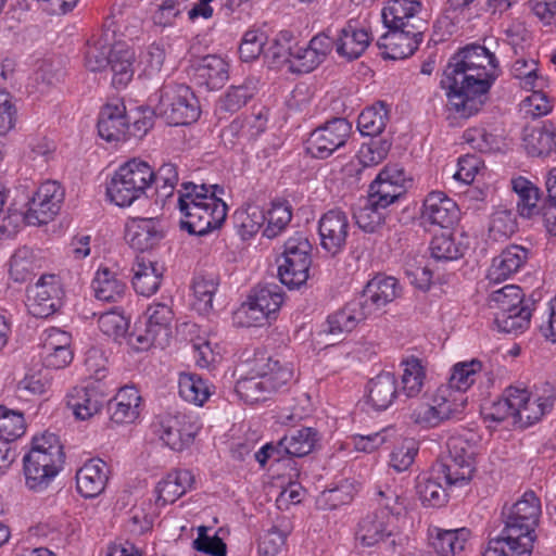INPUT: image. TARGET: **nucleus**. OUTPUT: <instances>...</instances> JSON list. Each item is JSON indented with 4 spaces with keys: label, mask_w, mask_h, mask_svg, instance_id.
I'll return each instance as SVG.
<instances>
[{
    "label": "nucleus",
    "mask_w": 556,
    "mask_h": 556,
    "mask_svg": "<svg viewBox=\"0 0 556 556\" xmlns=\"http://www.w3.org/2000/svg\"><path fill=\"white\" fill-rule=\"evenodd\" d=\"M497 66L495 55L481 45L466 46L455 53L441 79L448 110L463 118L478 113L488 99Z\"/></svg>",
    "instance_id": "f257e3e1"
},
{
    "label": "nucleus",
    "mask_w": 556,
    "mask_h": 556,
    "mask_svg": "<svg viewBox=\"0 0 556 556\" xmlns=\"http://www.w3.org/2000/svg\"><path fill=\"white\" fill-rule=\"evenodd\" d=\"M503 515L505 526L489 540L483 556H531L541 515L540 498L533 491H527Z\"/></svg>",
    "instance_id": "f03ea898"
},
{
    "label": "nucleus",
    "mask_w": 556,
    "mask_h": 556,
    "mask_svg": "<svg viewBox=\"0 0 556 556\" xmlns=\"http://www.w3.org/2000/svg\"><path fill=\"white\" fill-rule=\"evenodd\" d=\"M225 189L219 185L181 184L178 208L184 215L180 228L190 235L205 236L222 227L227 217V204L220 198Z\"/></svg>",
    "instance_id": "7ed1b4c3"
},
{
    "label": "nucleus",
    "mask_w": 556,
    "mask_h": 556,
    "mask_svg": "<svg viewBox=\"0 0 556 556\" xmlns=\"http://www.w3.org/2000/svg\"><path fill=\"white\" fill-rule=\"evenodd\" d=\"M65 453L54 433L45 432L35 437L31 447L23 457L26 486L35 492L46 490L63 468Z\"/></svg>",
    "instance_id": "20e7f679"
},
{
    "label": "nucleus",
    "mask_w": 556,
    "mask_h": 556,
    "mask_svg": "<svg viewBox=\"0 0 556 556\" xmlns=\"http://www.w3.org/2000/svg\"><path fill=\"white\" fill-rule=\"evenodd\" d=\"M152 167L132 159L118 167L106 186V195L121 207L130 206L151 188Z\"/></svg>",
    "instance_id": "39448f33"
},
{
    "label": "nucleus",
    "mask_w": 556,
    "mask_h": 556,
    "mask_svg": "<svg viewBox=\"0 0 556 556\" xmlns=\"http://www.w3.org/2000/svg\"><path fill=\"white\" fill-rule=\"evenodd\" d=\"M523 296L521 288L515 285H507L490 294L488 305L496 309L495 323L501 331L516 334L529 327L531 311L523 303Z\"/></svg>",
    "instance_id": "423d86ee"
},
{
    "label": "nucleus",
    "mask_w": 556,
    "mask_h": 556,
    "mask_svg": "<svg viewBox=\"0 0 556 556\" xmlns=\"http://www.w3.org/2000/svg\"><path fill=\"white\" fill-rule=\"evenodd\" d=\"M155 111L168 124L187 125L198 121L201 114L198 98L185 84L167 83L159 90Z\"/></svg>",
    "instance_id": "0eeeda50"
},
{
    "label": "nucleus",
    "mask_w": 556,
    "mask_h": 556,
    "mask_svg": "<svg viewBox=\"0 0 556 556\" xmlns=\"http://www.w3.org/2000/svg\"><path fill=\"white\" fill-rule=\"evenodd\" d=\"M434 477H442L447 486H463L476 471L472 446L460 438L447 441V454L433 466Z\"/></svg>",
    "instance_id": "6e6552de"
},
{
    "label": "nucleus",
    "mask_w": 556,
    "mask_h": 556,
    "mask_svg": "<svg viewBox=\"0 0 556 556\" xmlns=\"http://www.w3.org/2000/svg\"><path fill=\"white\" fill-rule=\"evenodd\" d=\"M356 539L363 546L377 547L387 554H394L403 544V536L393 522V517L378 509L361 519Z\"/></svg>",
    "instance_id": "1a4fd4ad"
},
{
    "label": "nucleus",
    "mask_w": 556,
    "mask_h": 556,
    "mask_svg": "<svg viewBox=\"0 0 556 556\" xmlns=\"http://www.w3.org/2000/svg\"><path fill=\"white\" fill-rule=\"evenodd\" d=\"M312 244L302 232H295L285 242L282 262L278 266L281 283L294 289L307 281L312 265Z\"/></svg>",
    "instance_id": "9d476101"
},
{
    "label": "nucleus",
    "mask_w": 556,
    "mask_h": 556,
    "mask_svg": "<svg viewBox=\"0 0 556 556\" xmlns=\"http://www.w3.org/2000/svg\"><path fill=\"white\" fill-rule=\"evenodd\" d=\"M150 428L152 433L166 446L173 451L181 452L193 443L201 426L190 415L164 413L153 418Z\"/></svg>",
    "instance_id": "9b49d317"
},
{
    "label": "nucleus",
    "mask_w": 556,
    "mask_h": 556,
    "mask_svg": "<svg viewBox=\"0 0 556 556\" xmlns=\"http://www.w3.org/2000/svg\"><path fill=\"white\" fill-rule=\"evenodd\" d=\"M63 296L60 278L53 274L42 275L27 289V309L36 318H48L61 308Z\"/></svg>",
    "instance_id": "f8f14e48"
},
{
    "label": "nucleus",
    "mask_w": 556,
    "mask_h": 556,
    "mask_svg": "<svg viewBox=\"0 0 556 556\" xmlns=\"http://www.w3.org/2000/svg\"><path fill=\"white\" fill-rule=\"evenodd\" d=\"M352 134V124L344 117H334L314 129L306 151L315 159H327L343 147Z\"/></svg>",
    "instance_id": "ddd939ff"
},
{
    "label": "nucleus",
    "mask_w": 556,
    "mask_h": 556,
    "mask_svg": "<svg viewBox=\"0 0 556 556\" xmlns=\"http://www.w3.org/2000/svg\"><path fill=\"white\" fill-rule=\"evenodd\" d=\"M64 190L56 181L48 180L39 186L28 200L24 219L29 225L48 224L59 213Z\"/></svg>",
    "instance_id": "4468645a"
},
{
    "label": "nucleus",
    "mask_w": 556,
    "mask_h": 556,
    "mask_svg": "<svg viewBox=\"0 0 556 556\" xmlns=\"http://www.w3.org/2000/svg\"><path fill=\"white\" fill-rule=\"evenodd\" d=\"M147 321L143 333L136 334V340L142 349L157 346L164 349L170 339V323L174 314L165 303H153L146 311Z\"/></svg>",
    "instance_id": "2eb2a0df"
},
{
    "label": "nucleus",
    "mask_w": 556,
    "mask_h": 556,
    "mask_svg": "<svg viewBox=\"0 0 556 556\" xmlns=\"http://www.w3.org/2000/svg\"><path fill=\"white\" fill-rule=\"evenodd\" d=\"M350 232L348 214L340 208H331L324 213L318 220V235L321 248L337 255L345 244Z\"/></svg>",
    "instance_id": "dca6fc26"
},
{
    "label": "nucleus",
    "mask_w": 556,
    "mask_h": 556,
    "mask_svg": "<svg viewBox=\"0 0 556 556\" xmlns=\"http://www.w3.org/2000/svg\"><path fill=\"white\" fill-rule=\"evenodd\" d=\"M458 205L444 192L432 191L425 198L420 215L424 225L448 228L458 220Z\"/></svg>",
    "instance_id": "f3484780"
},
{
    "label": "nucleus",
    "mask_w": 556,
    "mask_h": 556,
    "mask_svg": "<svg viewBox=\"0 0 556 556\" xmlns=\"http://www.w3.org/2000/svg\"><path fill=\"white\" fill-rule=\"evenodd\" d=\"M421 9L418 0H389L381 12L383 24L387 28H427V22L419 16Z\"/></svg>",
    "instance_id": "a211bd4d"
},
{
    "label": "nucleus",
    "mask_w": 556,
    "mask_h": 556,
    "mask_svg": "<svg viewBox=\"0 0 556 556\" xmlns=\"http://www.w3.org/2000/svg\"><path fill=\"white\" fill-rule=\"evenodd\" d=\"M190 75L195 84L208 90L219 89L229 79V64L219 55L208 54L192 62Z\"/></svg>",
    "instance_id": "6ab92c4d"
},
{
    "label": "nucleus",
    "mask_w": 556,
    "mask_h": 556,
    "mask_svg": "<svg viewBox=\"0 0 556 556\" xmlns=\"http://www.w3.org/2000/svg\"><path fill=\"white\" fill-rule=\"evenodd\" d=\"M378 41L380 48H384L386 58L400 60L410 56L422 40V35L427 28L414 30L412 27L388 28Z\"/></svg>",
    "instance_id": "aec40b11"
},
{
    "label": "nucleus",
    "mask_w": 556,
    "mask_h": 556,
    "mask_svg": "<svg viewBox=\"0 0 556 556\" xmlns=\"http://www.w3.org/2000/svg\"><path fill=\"white\" fill-rule=\"evenodd\" d=\"M400 291L401 288L396 278L378 275L366 285L357 300L362 303L366 313L372 316L397 298Z\"/></svg>",
    "instance_id": "412c9836"
},
{
    "label": "nucleus",
    "mask_w": 556,
    "mask_h": 556,
    "mask_svg": "<svg viewBox=\"0 0 556 556\" xmlns=\"http://www.w3.org/2000/svg\"><path fill=\"white\" fill-rule=\"evenodd\" d=\"M129 130L125 104L119 100L106 103L99 115V136L108 142L125 141Z\"/></svg>",
    "instance_id": "4be33fe9"
},
{
    "label": "nucleus",
    "mask_w": 556,
    "mask_h": 556,
    "mask_svg": "<svg viewBox=\"0 0 556 556\" xmlns=\"http://www.w3.org/2000/svg\"><path fill=\"white\" fill-rule=\"evenodd\" d=\"M104 393L91 382L74 387L66 395V405L76 419L87 420L98 414L104 403Z\"/></svg>",
    "instance_id": "5701e85b"
},
{
    "label": "nucleus",
    "mask_w": 556,
    "mask_h": 556,
    "mask_svg": "<svg viewBox=\"0 0 556 556\" xmlns=\"http://www.w3.org/2000/svg\"><path fill=\"white\" fill-rule=\"evenodd\" d=\"M110 469L101 458L87 460L76 472V488L86 498L99 496L109 481Z\"/></svg>",
    "instance_id": "b1692460"
},
{
    "label": "nucleus",
    "mask_w": 556,
    "mask_h": 556,
    "mask_svg": "<svg viewBox=\"0 0 556 556\" xmlns=\"http://www.w3.org/2000/svg\"><path fill=\"white\" fill-rule=\"evenodd\" d=\"M141 396L132 386H125L109 401L108 412L117 425L132 424L140 415Z\"/></svg>",
    "instance_id": "393cba45"
},
{
    "label": "nucleus",
    "mask_w": 556,
    "mask_h": 556,
    "mask_svg": "<svg viewBox=\"0 0 556 556\" xmlns=\"http://www.w3.org/2000/svg\"><path fill=\"white\" fill-rule=\"evenodd\" d=\"M193 482L194 477L190 470L179 469L168 472L154 489L155 505L164 507L175 503L192 488Z\"/></svg>",
    "instance_id": "a878e982"
},
{
    "label": "nucleus",
    "mask_w": 556,
    "mask_h": 556,
    "mask_svg": "<svg viewBox=\"0 0 556 556\" xmlns=\"http://www.w3.org/2000/svg\"><path fill=\"white\" fill-rule=\"evenodd\" d=\"M529 250L517 244L504 249L500 255L493 258L488 269V279L493 282H501L517 273L527 263Z\"/></svg>",
    "instance_id": "bb28decb"
},
{
    "label": "nucleus",
    "mask_w": 556,
    "mask_h": 556,
    "mask_svg": "<svg viewBox=\"0 0 556 556\" xmlns=\"http://www.w3.org/2000/svg\"><path fill=\"white\" fill-rule=\"evenodd\" d=\"M116 43L115 31L109 26L92 35L86 45L85 66L91 72L105 68L110 60L111 49Z\"/></svg>",
    "instance_id": "cd10ccee"
},
{
    "label": "nucleus",
    "mask_w": 556,
    "mask_h": 556,
    "mask_svg": "<svg viewBox=\"0 0 556 556\" xmlns=\"http://www.w3.org/2000/svg\"><path fill=\"white\" fill-rule=\"evenodd\" d=\"M125 238L132 249L144 252L162 240L163 232L156 219L137 218L127 224Z\"/></svg>",
    "instance_id": "c85d7f7f"
},
{
    "label": "nucleus",
    "mask_w": 556,
    "mask_h": 556,
    "mask_svg": "<svg viewBox=\"0 0 556 556\" xmlns=\"http://www.w3.org/2000/svg\"><path fill=\"white\" fill-rule=\"evenodd\" d=\"M369 42L368 31L358 27L356 21L350 20L339 33L336 51L340 56L352 61L358 59L365 52Z\"/></svg>",
    "instance_id": "c756f323"
},
{
    "label": "nucleus",
    "mask_w": 556,
    "mask_h": 556,
    "mask_svg": "<svg viewBox=\"0 0 556 556\" xmlns=\"http://www.w3.org/2000/svg\"><path fill=\"white\" fill-rule=\"evenodd\" d=\"M368 317L370 316L366 313L362 303L355 299L328 316L324 331L334 336L349 333Z\"/></svg>",
    "instance_id": "7c9ffc66"
},
{
    "label": "nucleus",
    "mask_w": 556,
    "mask_h": 556,
    "mask_svg": "<svg viewBox=\"0 0 556 556\" xmlns=\"http://www.w3.org/2000/svg\"><path fill=\"white\" fill-rule=\"evenodd\" d=\"M397 394V380L392 372H380L367 383V403L376 410L389 408Z\"/></svg>",
    "instance_id": "2f4dec72"
},
{
    "label": "nucleus",
    "mask_w": 556,
    "mask_h": 556,
    "mask_svg": "<svg viewBox=\"0 0 556 556\" xmlns=\"http://www.w3.org/2000/svg\"><path fill=\"white\" fill-rule=\"evenodd\" d=\"M131 270L134 273L132 287L138 294L151 296L159 290L163 273L156 262L144 255H138Z\"/></svg>",
    "instance_id": "473e14b6"
},
{
    "label": "nucleus",
    "mask_w": 556,
    "mask_h": 556,
    "mask_svg": "<svg viewBox=\"0 0 556 556\" xmlns=\"http://www.w3.org/2000/svg\"><path fill=\"white\" fill-rule=\"evenodd\" d=\"M91 289L97 300L116 303L125 296L127 286L116 271L101 267L91 281Z\"/></svg>",
    "instance_id": "72a5a7b5"
},
{
    "label": "nucleus",
    "mask_w": 556,
    "mask_h": 556,
    "mask_svg": "<svg viewBox=\"0 0 556 556\" xmlns=\"http://www.w3.org/2000/svg\"><path fill=\"white\" fill-rule=\"evenodd\" d=\"M135 51L124 42L118 41L113 46L108 63L113 73V86L116 88H123L128 85L135 74Z\"/></svg>",
    "instance_id": "f704fd0d"
},
{
    "label": "nucleus",
    "mask_w": 556,
    "mask_h": 556,
    "mask_svg": "<svg viewBox=\"0 0 556 556\" xmlns=\"http://www.w3.org/2000/svg\"><path fill=\"white\" fill-rule=\"evenodd\" d=\"M319 433L315 428L302 427L300 429H290L279 440L283 456L304 457L313 452Z\"/></svg>",
    "instance_id": "c9c22d12"
},
{
    "label": "nucleus",
    "mask_w": 556,
    "mask_h": 556,
    "mask_svg": "<svg viewBox=\"0 0 556 556\" xmlns=\"http://www.w3.org/2000/svg\"><path fill=\"white\" fill-rule=\"evenodd\" d=\"M525 396L523 401L516 405L515 412V427L525 429L538 422L547 412L551 410L554 404L553 396L546 397H532L527 389H522Z\"/></svg>",
    "instance_id": "e433bc0d"
},
{
    "label": "nucleus",
    "mask_w": 556,
    "mask_h": 556,
    "mask_svg": "<svg viewBox=\"0 0 556 556\" xmlns=\"http://www.w3.org/2000/svg\"><path fill=\"white\" fill-rule=\"evenodd\" d=\"M510 184L513 191L517 194V210L519 215L525 218H533L539 215L543 216L544 208L547 204L542 208L539 206V188L521 176L513 178Z\"/></svg>",
    "instance_id": "4c0bfd02"
},
{
    "label": "nucleus",
    "mask_w": 556,
    "mask_h": 556,
    "mask_svg": "<svg viewBox=\"0 0 556 556\" xmlns=\"http://www.w3.org/2000/svg\"><path fill=\"white\" fill-rule=\"evenodd\" d=\"M522 396H525L523 390L517 387H508L502 399L493 402L490 406L483 407V418L494 422L510 419V424L515 427L516 405H519L523 401Z\"/></svg>",
    "instance_id": "58836bf2"
},
{
    "label": "nucleus",
    "mask_w": 556,
    "mask_h": 556,
    "mask_svg": "<svg viewBox=\"0 0 556 556\" xmlns=\"http://www.w3.org/2000/svg\"><path fill=\"white\" fill-rule=\"evenodd\" d=\"M528 153L533 156H547L556 152V124L545 121L541 126L534 127L525 137Z\"/></svg>",
    "instance_id": "ea45409f"
},
{
    "label": "nucleus",
    "mask_w": 556,
    "mask_h": 556,
    "mask_svg": "<svg viewBox=\"0 0 556 556\" xmlns=\"http://www.w3.org/2000/svg\"><path fill=\"white\" fill-rule=\"evenodd\" d=\"M296 38L289 30L279 31L269 42L264 51L265 60L273 67L288 65L291 68V59L294 55Z\"/></svg>",
    "instance_id": "a19ab883"
},
{
    "label": "nucleus",
    "mask_w": 556,
    "mask_h": 556,
    "mask_svg": "<svg viewBox=\"0 0 556 556\" xmlns=\"http://www.w3.org/2000/svg\"><path fill=\"white\" fill-rule=\"evenodd\" d=\"M257 370L271 394L291 382L294 375L291 363L273 357H268L265 363L260 364Z\"/></svg>",
    "instance_id": "79ce46f5"
},
{
    "label": "nucleus",
    "mask_w": 556,
    "mask_h": 556,
    "mask_svg": "<svg viewBox=\"0 0 556 556\" xmlns=\"http://www.w3.org/2000/svg\"><path fill=\"white\" fill-rule=\"evenodd\" d=\"M447 488L442 477H434L433 467L429 473L418 477L416 484L420 501L431 507H440L447 502Z\"/></svg>",
    "instance_id": "37998d69"
},
{
    "label": "nucleus",
    "mask_w": 556,
    "mask_h": 556,
    "mask_svg": "<svg viewBox=\"0 0 556 556\" xmlns=\"http://www.w3.org/2000/svg\"><path fill=\"white\" fill-rule=\"evenodd\" d=\"M511 76L519 80L522 89L545 88L547 79L540 73L538 61L518 58L510 67Z\"/></svg>",
    "instance_id": "c03bdc74"
},
{
    "label": "nucleus",
    "mask_w": 556,
    "mask_h": 556,
    "mask_svg": "<svg viewBox=\"0 0 556 556\" xmlns=\"http://www.w3.org/2000/svg\"><path fill=\"white\" fill-rule=\"evenodd\" d=\"M470 531L466 528L455 530H438L432 546L441 556H456L465 549Z\"/></svg>",
    "instance_id": "a18cd8bd"
},
{
    "label": "nucleus",
    "mask_w": 556,
    "mask_h": 556,
    "mask_svg": "<svg viewBox=\"0 0 556 556\" xmlns=\"http://www.w3.org/2000/svg\"><path fill=\"white\" fill-rule=\"evenodd\" d=\"M179 395L187 402L202 406L210 397L207 382L197 374L182 372L178 380Z\"/></svg>",
    "instance_id": "49530a36"
},
{
    "label": "nucleus",
    "mask_w": 556,
    "mask_h": 556,
    "mask_svg": "<svg viewBox=\"0 0 556 556\" xmlns=\"http://www.w3.org/2000/svg\"><path fill=\"white\" fill-rule=\"evenodd\" d=\"M481 370L482 363L476 358L456 363L452 368L448 383L445 387L464 394L475 383Z\"/></svg>",
    "instance_id": "de8ad7c7"
},
{
    "label": "nucleus",
    "mask_w": 556,
    "mask_h": 556,
    "mask_svg": "<svg viewBox=\"0 0 556 556\" xmlns=\"http://www.w3.org/2000/svg\"><path fill=\"white\" fill-rule=\"evenodd\" d=\"M235 392L247 404L264 402L271 395L257 369L254 376L240 378L236 382Z\"/></svg>",
    "instance_id": "09e8293b"
},
{
    "label": "nucleus",
    "mask_w": 556,
    "mask_h": 556,
    "mask_svg": "<svg viewBox=\"0 0 556 556\" xmlns=\"http://www.w3.org/2000/svg\"><path fill=\"white\" fill-rule=\"evenodd\" d=\"M256 93V85L245 79L241 85H232L219 100V109L228 113L241 110Z\"/></svg>",
    "instance_id": "8fccbe9b"
},
{
    "label": "nucleus",
    "mask_w": 556,
    "mask_h": 556,
    "mask_svg": "<svg viewBox=\"0 0 556 556\" xmlns=\"http://www.w3.org/2000/svg\"><path fill=\"white\" fill-rule=\"evenodd\" d=\"M388 110L383 102L366 108L358 116L357 128L363 136L380 135L388 122Z\"/></svg>",
    "instance_id": "3c124183"
},
{
    "label": "nucleus",
    "mask_w": 556,
    "mask_h": 556,
    "mask_svg": "<svg viewBox=\"0 0 556 556\" xmlns=\"http://www.w3.org/2000/svg\"><path fill=\"white\" fill-rule=\"evenodd\" d=\"M178 180V169L173 163L163 164L156 172L152 169L151 186L155 187L156 201L165 204L174 195Z\"/></svg>",
    "instance_id": "603ef678"
},
{
    "label": "nucleus",
    "mask_w": 556,
    "mask_h": 556,
    "mask_svg": "<svg viewBox=\"0 0 556 556\" xmlns=\"http://www.w3.org/2000/svg\"><path fill=\"white\" fill-rule=\"evenodd\" d=\"M249 298L254 305L263 309L269 317L276 314L283 302V292L277 283H265L255 287Z\"/></svg>",
    "instance_id": "864d4df0"
},
{
    "label": "nucleus",
    "mask_w": 556,
    "mask_h": 556,
    "mask_svg": "<svg viewBox=\"0 0 556 556\" xmlns=\"http://www.w3.org/2000/svg\"><path fill=\"white\" fill-rule=\"evenodd\" d=\"M26 430L24 415L18 410L0 405V444H10L21 438Z\"/></svg>",
    "instance_id": "5fc2aeb1"
},
{
    "label": "nucleus",
    "mask_w": 556,
    "mask_h": 556,
    "mask_svg": "<svg viewBox=\"0 0 556 556\" xmlns=\"http://www.w3.org/2000/svg\"><path fill=\"white\" fill-rule=\"evenodd\" d=\"M432 397L437 408L446 412L445 415L442 416L443 421L458 418L463 414L467 404V399L463 393L451 390V388L445 386L438 388Z\"/></svg>",
    "instance_id": "6e6d98bb"
},
{
    "label": "nucleus",
    "mask_w": 556,
    "mask_h": 556,
    "mask_svg": "<svg viewBox=\"0 0 556 556\" xmlns=\"http://www.w3.org/2000/svg\"><path fill=\"white\" fill-rule=\"evenodd\" d=\"M402 365V392L407 397L417 396L424 388L426 378V372L421 362L418 358L412 357L404 361Z\"/></svg>",
    "instance_id": "4d7b16f0"
},
{
    "label": "nucleus",
    "mask_w": 556,
    "mask_h": 556,
    "mask_svg": "<svg viewBox=\"0 0 556 556\" xmlns=\"http://www.w3.org/2000/svg\"><path fill=\"white\" fill-rule=\"evenodd\" d=\"M518 229L517 218L511 210L500 207L491 216L489 237L494 241L509 239Z\"/></svg>",
    "instance_id": "13d9d810"
},
{
    "label": "nucleus",
    "mask_w": 556,
    "mask_h": 556,
    "mask_svg": "<svg viewBox=\"0 0 556 556\" xmlns=\"http://www.w3.org/2000/svg\"><path fill=\"white\" fill-rule=\"evenodd\" d=\"M528 90L532 93L520 102V113L532 119L549 114L554 108V100L544 92V88Z\"/></svg>",
    "instance_id": "bf43d9fd"
},
{
    "label": "nucleus",
    "mask_w": 556,
    "mask_h": 556,
    "mask_svg": "<svg viewBox=\"0 0 556 556\" xmlns=\"http://www.w3.org/2000/svg\"><path fill=\"white\" fill-rule=\"evenodd\" d=\"M402 194L403 189L401 187L376 177L369 186L368 199L371 201V205L387 208L397 201Z\"/></svg>",
    "instance_id": "052dcab7"
},
{
    "label": "nucleus",
    "mask_w": 556,
    "mask_h": 556,
    "mask_svg": "<svg viewBox=\"0 0 556 556\" xmlns=\"http://www.w3.org/2000/svg\"><path fill=\"white\" fill-rule=\"evenodd\" d=\"M419 444L413 438L403 439L393 448L390 455V465L397 472L407 470L414 463Z\"/></svg>",
    "instance_id": "680f3d73"
},
{
    "label": "nucleus",
    "mask_w": 556,
    "mask_h": 556,
    "mask_svg": "<svg viewBox=\"0 0 556 556\" xmlns=\"http://www.w3.org/2000/svg\"><path fill=\"white\" fill-rule=\"evenodd\" d=\"M382 210L378 205H371V201L367 198L366 203L354 213L356 225L368 233L378 231L386 220Z\"/></svg>",
    "instance_id": "e2e57ef3"
},
{
    "label": "nucleus",
    "mask_w": 556,
    "mask_h": 556,
    "mask_svg": "<svg viewBox=\"0 0 556 556\" xmlns=\"http://www.w3.org/2000/svg\"><path fill=\"white\" fill-rule=\"evenodd\" d=\"M35 269L33 251L23 247L15 251L9 264L10 277L16 282H24Z\"/></svg>",
    "instance_id": "0e129e2a"
},
{
    "label": "nucleus",
    "mask_w": 556,
    "mask_h": 556,
    "mask_svg": "<svg viewBox=\"0 0 556 556\" xmlns=\"http://www.w3.org/2000/svg\"><path fill=\"white\" fill-rule=\"evenodd\" d=\"M266 43L267 35L264 31L258 29L245 31L239 46L240 59L244 62L256 60L262 53L264 54Z\"/></svg>",
    "instance_id": "69168bd1"
},
{
    "label": "nucleus",
    "mask_w": 556,
    "mask_h": 556,
    "mask_svg": "<svg viewBox=\"0 0 556 556\" xmlns=\"http://www.w3.org/2000/svg\"><path fill=\"white\" fill-rule=\"evenodd\" d=\"M289 533L288 527L273 526L261 536L258 553L264 556H276L286 545Z\"/></svg>",
    "instance_id": "338daca9"
},
{
    "label": "nucleus",
    "mask_w": 556,
    "mask_h": 556,
    "mask_svg": "<svg viewBox=\"0 0 556 556\" xmlns=\"http://www.w3.org/2000/svg\"><path fill=\"white\" fill-rule=\"evenodd\" d=\"M164 61V48L159 43H152L140 53L138 68L146 77H153L161 72Z\"/></svg>",
    "instance_id": "774afa93"
}]
</instances>
